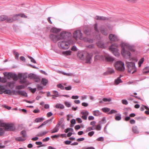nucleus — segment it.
I'll use <instances>...</instances> for the list:
<instances>
[{
  "label": "nucleus",
  "instance_id": "nucleus-1",
  "mask_svg": "<svg viewBox=\"0 0 149 149\" xmlns=\"http://www.w3.org/2000/svg\"><path fill=\"white\" fill-rule=\"evenodd\" d=\"M71 33L69 32H62L60 33V37L59 38L56 35V39H66L67 41L63 40L59 42L58 43V47L63 49H67L70 47V43L69 41L71 38Z\"/></svg>",
  "mask_w": 149,
  "mask_h": 149
},
{
  "label": "nucleus",
  "instance_id": "nucleus-2",
  "mask_svg": "<svg viewBox=\"0 0 149 149\" xmlns=\"http://www.w3.org/2000/svg\"><path fill=\"white\" fill-rule=\"evenodd\" d=\"M124 45V47H122L121 54L124 58H129L131 56V53L126 49H127L133 52H134L135 50L132 46L128 43H125Z\"/></svg>",
  "mask_w": 149,
  "mask_h": 149
},
{
  "label": "nucleus",
  "instance_id": "nucleus-3",
  "mask_svg": "<svg viewBox=\"0 0 149 149\" xmlns=\"http://www.w3.org/2000/svg\"><path fill=\"white\" fill-rule=\"evenodd\" d=\"M125 64L128 69V71L132 74L134 73L136 71V69L135 65V63L132 62L127 61Z\"/></svg>",
  "mask_w": 149,
  "mask_h": 149
},
{
  "label": "nucleus",
  "instance_id": "nucleus-4",
  "mask_svg": "<svg viewBox=\"0 0 149 149\" xmlns=\"http://www.w3.org/2000/svg\"><path fill=\"white\" fill-rule=\"evenodd\" d=\"M118 46V45L117 44L114 43L112 44L109 47V50L112 52L113 54L117 57L119 56L120 55L118 49L117 48Z\"/></svg>",
  "mask_w": 149,
  "mask_h": 149
},
{
  "label": "nucleus",
  "instance_id": "nucleus-5",
  "mask_svg": "<svg viewBox=\"0 0 149 149\" xmlns=\"http://www.w3.org/2000/svg\"><path fill=\"white\" fill-rule=\"evenodd\" d=\"M115 67L116 69L119 71H123L125 69L124 63L120 61H117L115 64Z\"/></svg>",
  "mask_w": 149,
  "mask_h": 149
},
{
  "label": "nucleus",
  "instance_id": "nucleus-6",
  "mask_svg": "<svg viewBox=\"0 0 149 149\" xmlns=\"http://www.w3.org/2000/svg\"><path fill=\"white\" fill-rule=\"evenodd\" d=\"M1 126L2 127H4L5 130L6 131H13L15 129L13 125L12 124L2 123L1 124Z\"/></svg>",
  "mask_w": 149,
  "mask_h": 149
},
{
  "label": "nucleus",
  "instance_id": "nucleus-7",
  "mask_svg": "<svg viewBox=\"0 0 149 149\" xmlns=\"http://www.w3.org/2000/svg\"><path fill=\"white\" fill-rule=\"evenodd\" d=\"M73 36L76 39L79 38L81 40H84V38L83 36V34L80 30L75 31L73 33Z\"/></svg>",
  "mask_w": 149,
  "mask_h": 149
},
{
  "label": "nucleus",
  "instance_id": "nucleus-8",
  "mask_svg": "<svg viewBox=\"0 0 149 149\" xmlns=\"http://www.w3.org/2000/svg\"><path fill=\"white\" fill-rule=\"evenodd\" d=\"M50 32L54 33L51 34L50 35V38L54 42H56V28H52L50 30Z\"/></svg>",
  "mask_w": 149,
  "mask_h": 149
},
{
  "label": "nucleus",
  "instance_id": "nucleus-9",
  "mask_svg": "<svg viewBox=\"0 0 149 149\" xmlns=\"http://www.w3.org/2000/svg\"><path fill=\"white\" fill-rule=\"evenodd\" d=\"M2 92L5 94L9 95H11L12 94L15 95H17V94L16 93V91L15 90L11 91L9 89H5Z\"/></svg>",
  "mask_w": 149,
  "mask_h": 149
},
{
  "label": "nucleus",
  "instance_id": "nucleus-10",
  "mask_svg": "<svg viewBox=\"0 0 149 149\" xmlns=\"http://www.w3.org/2000/svg\"><path fill=\"white\" fill-rule=\"evenodd\" d=\"M20 16L22 17H25L27 18V16L24 14H17L14 15H13L12 17V19L13 21H15L17 20H18L19 18L18 17Z\"/></svg>",
  "mask_w": 149,
  "mask_h": 149
},
{
  "label": "nucleus",
  "instance_id": "nucleus-11",
  "mask_svg": "<svg viewBox=\"0 0 149 149\" xmlns=\"http://www.w3.org/2000/svg\"><path fill=\"white\" fill-rule=\"evenodd\" d=\"M109 38L110 40L112 41H117L119 40V38L117 36L112 34L109 35Z\"/></svg>",
  "mask_w": 149,
  "mask_h": 149
},
{
  "label": "nucleus",
  "instance_id": "nucleus-12",
  "mask_svg": "<svg viewBox=\"0 0 149 149\" xmlns=\"http://www.w3.org/2000/svg\"><path fill=\"white\" fill-rule=\"evenodd\" d=\"M16 93L17 94V95L19 94L24 97L27 96V93L24 91H22L19 90L16 91Z\"/></svg>",
  "mask_w": 149,
  "mask_h": 149
},
{
  "label": "nucleus",
  "instance_id": "nucleus-13",
  "mask_svg": "<svg viewBox=\"0 0 149 149\" xmlns=\"http://www.w3.org/2000/svg\"><path fill=\"white\" fill-rule=\"evenodd\" d=\"M92 55L89 53H87L86 55V63H90L92 59Z\"/></svg>",
  "mask_w": 149,
  "mask_h": 149
},
{
  "label": "nucleus",
  "instance_id": "nucleus-14",
  "mask_svg": "<svg viewBox=\"0 0 149 149\" xmlns=\"http://www.w3.org/2000/svg\"><path fill=\"white\" fill-rule=\"evenodd\" d=\"M9 75L15 81H17L18 80V77L15 73H10L9 74Z\"/></svg>",
  "mask_w": 149,
  "mask_h": 149
},
{
  "label": "nucleus",
  "instance_id": "nucleus-15",
  "mask_svg": "<svg viewBox=\"0 0 149 149\" xmlns=\"http://www.w3.org/2000/svg\"><path fill=\"white\" fill-rule=\"evenodd\" d=\"M95 19L97 20H105L109 19L107 17L97 15L95 17Z\"/></svg>",
  "mask_w": 149,
  "mask_h": 149
},
{
  "label": "nucleus",
  "instance_id": "nucleus-16",
  "mask_svg": "<svg viewBox=\"0 0 149 149\" xmlns=\"http://www.w3.org/2000/svg\"><path fill=\"white\" fill-rule=\"evenodd\" d=\"M106 60L107 62H113L114 60V58L111 56H105Z\"/></svg>",
  "mask_w": 149,
  "mask_h": 149
},
{
  "label": "nucleus",
  "instance_id": "nucleus-17",
  "mask_svg": "<svg viewBox=\"0 0 149 149\" xmlns=\"http://www.w3.org/2000/svg\"><path fill=\"white\" fill-rule=\"evenodd\" d=\"M63 121L64 120L63 118L61 119L59 121L58 123L56 125V127L57 126L59 127V126H61L63 128L64 127V125L63 123Z\"/></svg>",
  "mask_w": 149,
  "mask_h": 149
},
{
  "label": "nucleus",
  "instance_id": "nucleus-18",
  "mask_svg": "<svg viewBox=\"0 0 149 149\" xmlns=\"http://www.w3.org/2000/svg\"><path fill=\"white\" fill-rule=\"evenodd\" d=\"M28 77L31 79H37L38 78V77L37 75L33 73L29 74Z\"/></svg>",
  "mask_w": 149,
  "mask_h": 149
},
{
  "label": "nucleus",
  "instance_id": "nucleus-19",
  "mask_svg": "<svg viewBox=\"0 0 149 149\" xmlns=\"http://www.w3.org/2000/svg\"><path fill=\"white\" fill-rule=\"evenodd\" d=\"M114 72V70L112 68H110L106 72L104 73V74L105 75L109 74H111Z\"/></svg>",
  "mask_w": 149,
  "mask_h": 149
},
{
  "label": "nucleus",
  "instance_id": "nucleus-20",
  "mask_svg": "<svg viewBox=\"0 0 149 149\" xmlns=\"http://www.w3.org/2000/svg\"><path fill=\"white\" fill-rule=\"evenodd\" d=\"M121 115L120 113H117L115 116V119L117 121H119L121 119Z\"/></svg>",
  "mask_w": 149,
  "mask_h": 149
},
{
  "label": "nucleus",
  "instance_id": "nucleus-21",
  "mask_svg": "<svg viewBox=\"0 0 149 149\" xmlns=\"http://www.w3.org/2000/svg\"><path fill=\"white\" fill-rule=\"evenodd\" d=\"M97 46L101 48H103L104 47V42L101 41H99L97 42Z\"/></svg>",
  "mask_w": 149,
  "mask_h": 149
},
{
  "label": "nucleus",
  "instance_id": "nucleus-22",
  "mask_svg": "<svg viewBox=\"0 0 149 149\" xmlns=\"http://www.w3.org/2000/svg\"><path fill=\"white\" fill-rule=\"evenodd\" d=\"M48 132L47 131L42 132L38 133L36 135L37 136L39 137H41L45 135Z\"/></svg>",
  "mask_w": 149,
  "mask_h": 149
},
{
  "label": "nucleus",
  "instance_id": "nucleus-23",
  "mask_svg": "<svg viewBox=\"0 0 149 149\" xmlns=\"http://www.w3.org/2000/svg\"><path fill=\"white\" fill-rule=\"evenodd\" d=\"M44 119L42 117L38 118H36L34 121V123H39L43 121Z\"/></svg>",
  "mask_w": 149,
  "mask_h": 149
},
{
  "label": "nucleus",
  "instance_id": "nucleus-24",
  "mask_svg": "<svg viewBox=\"0 0 149 149\" xmlns=\"http://www.w3.org/2000/svg\"><path fill=\"white\" fill-rule=\"evenodd\" d=\"M121 77V76L120 75L119 77H118L117 79L115 80V82L116 84H118L122 82V81L120 79V78Z\"/></svg>",
  "mask_w": 149,
  "mask_h": 149
},
{
  "label": "nucleus",
  "instance_id": "nucleus-25",
  "mask_svg": "<svg viewBox=\"0 0 149 149\" xmlns=\"http://www.w3.org/2000/svg\"><path fill=\"white\" fill-rule=\"evenodd\" d=\"M100 30H101V33L104 35H107L108 34V32L107 31L105 30L104 28L101 27L100 28Z\"/></svg>",
  "mask_w": 149,
  "mask_h": 149
},
{
  "label": "nucleus",
  "instance_id": "nucleus-26",
  "mask_svg": "<svg viewBox=\"0 0 149 149\" xmlns=\"http://www.w3.org/2000/svg\"><path fill=\"white\" fill-rule=\"evenodd\" d=\"M13 53L14 55L15 56V58L17 60L19 59V54L15 50H14L13 51Z\"/></svg>",
  "mask_w": 149,
  "mask_h": 149
},
{
  "label": "nucleus",
  "instance_id": "nucleus-27",
  "mask_svg": "<svg viewBox=\"0 0 149 149\" xmlns=\"http://www.w3.org/2000/svg\"><path fill=\"white\" fill-rule=\"evenodd\" d=\"M71 52L70 50L62 52V54L64 56H68L71 55Z\"/></svg>",
  "mask_w": 149,
  "mask_h": 149
},
{
  "label": "nucleus",
  "instance_id": "nucleus-28",
  "mask_svg": "<svg viewBox=\"0 0 149 149\" xmlns=\"http://www.w3.org/2000/svg\"><path fill=\"white\" fill-rule=\"evenodd\" d=\"M51 119H49L48 120H47L44 122L40 125L38 127V129H39L41 127H42L43 126L45 125L46 124H47L49 121H50Z\"/></svg>",
  "mask_w": 149,
  "mask_h": 149
},
{
  "label": "nucleus",
  "instance_id": "nucleus-29",
  "mask_svg": "<svg viewBox=\"0 0 149 149\" xmlns=\"http://www.w3.org/2000/svg\"><path fill=\"white\" fill-rule=\"evenodd\" d=\"M84 33L87 35H89L91 33V31L88 29H85L84 30Z\"/></svg>",
  "mask_w": 149,
  "mask_h": 149
},
{
  "label": "nucleus",
  "instance_id": "nucleus-30",
  "mask_svg": "<svg viewBox=\"0 0 149 149\" xmlns=\"http://www.w3.org/2000/svg\"><path fill=\"white\" fill-rule=\"evenodd\" d=\"M101 114L99 110H95L93 111V114L95 116H98Z\"/></svg>",
  "mask_w": 149,
  "mask_h": 149
},
{
  "label": "nucleus",
  "instance_id": "nucleus-31",
  "mask_svg": "<svg viewBox=\"0 0 149 149\" xmlns=\"http://www.w3.org/2000/svg\"><path fill=\"white\" fill-rule=\"evenodd\" d=\"M132 130L133 132L134 133L138 134L139 133L137 127L136 126L133 127L132 128Z\"/></svg>",
  "mask_w": 149,
  "mask_h": 149
},
{
  "label": "nucleus",
  "instance_id": "nucleus-32",
  "mask_svg": "<svg viewBox=\"0 0 149 149\" xmlns=\"http://www.w3.org/2000/svg\"><path fill=\"white\" fill-rule=\"evenodd\" d=\"M6 17V18L5 19V21L8 22H13L12 18L8 17L7 16L5 15Z\"/></svg>",
  "mask_w": 149,
  "mask_h": 149
},
{
  "label": "nucleus",
  "instance_id": "nucleus-33",
  "mask_svg": "<svg viewBox=\"0 0 149 149\" xmlns=\"http://www.w3.org/2000/svg\"><path fill=\"white\" fill-rule=\"evenodd\" d=\"M41 82L43 85H46L48 82V80L45 78H42Z\"/></svg>",
  "mask_w": 149,
  "mask_h": 149
},
{
  "label": "nucleus",
  "instance_id": "nucleus-34",
  "mask_svg": "<svg viewBox=\"0 0 149 149\" xmlns=\"http://www.w3.org/2000/svg\"><path fill=\"white\" fill-rule=\"evenodd\" d=\"M64 108V106L63 104H56V108L63 109Z\"/></svg>",
  "mask_w": 149,
  "mask_h": 149
},
{
  "label": "nucleus",
  "instance_id": "nucleus-35",
  "mask_svg": "<svg viewBox=\"0 0 149 149\" xmlns=\"http://www.w3.org/2000/svg\"><path fill=\"white\" fill-rule=\"evenodd\" d=\"M25 87V86L24 85H18L16 86V89L18 90H20L24 89Z\"/></svg>",
  "mask_w": 149,
  "mask_h": 149
},
{
  "label": "nucleus",
  "instance_id": "nucleus-36",
  "mask_svg": "<svg viewBox=\"0 0 149 149\" xmlns=\"http://www.w3.org/2000/svg\"><path fill=\"white\" fill-rule=\"evenodd\" d=\"M20 134L23 137L25 138L26 136V132L25 130H23L21 131Z\"/></svg>",
  "mask_w": 149,
  "mask_h": 149
},
{
  "label": "nucleus",
  "instance_id": "nucleus-37",
  "mask_svg": "<svg viewBox=\"0 0 149 149\" xmlns=\"http://www.w3.org/2000/svg\"><path fill=\"white\" fill-rule=\"evenodd\" d=\"M77 56L80 58L82 60H83L84 59V54L82 53H78L77 54Z\"/></svg>",
  "mask_w": 149,
  "mask_h": 149
},
{
  "label": "nucleus",
  "instance_id": "nucleus-38",
  "mask_svg": "<svg viewBox=\"0 0 149 149\" xmlns=\"http://www.w3.org/2000/svg\"><path fill=\"white\" fill-rule=\"evenodd\" d=\"M8 86L9 88L11 89L13 88L14 87V83L13 82H9L7 83Z\"/></svg>",
  "mask_w": 149,
  "mask_h": 149
},
{
  "label": "nucleus",
  "instance_id": "nucleus-39",
  "mask_svg": "<svg viewBox=\"0 0 149 149\" xmlns=\"http://www.w3.org/2000/svg\"><path fill=\"white\" fill-rule=\"evenodd\" d=\"M144 61V58H142L138 62L139 67H140L141 66V64L143 63Z\"/></svg>",
  "mask_w": 149,
  "mask_h": 149
},
{
  "label": "nucleus",
  "instance_id": "nucleus-40",
  "mask_svg": "<svg viewBox=\"0 0 149 149\" xmlns=\"http://www.w3.org/2000/svg\"><path fill=\"white\" fill-rule=\"evenodd\" d=\"M5 88L3 86L0 85V94H2V92L5 89Z\"/></svg>",
  "mask_w": 149,
  "mask_h": 149
},
{
  "label": "nucleus",
  "instance_id": "nucleus-41",
  "mask_svg": "<svg viewBox=\"0 0 149 149\" xmlns=\"http://www.w3.org/2000/svg\"><path fill=\"white\" fill-rule=\"evenodd\" d=\"M102 110L104 112L106 113L109 111H110V109L108 108L104 107L102 108Z\"/></svg>",
  "mask_w": 149,
  "mask_h": 149
},
{
  "label": "nucleus",
  "instance_id": "nucleus-42",
  "mask_svg": "<svg viewBox=\"0 0 149 149\" xmlns=\"http://www.w3.org/2000/svg\"><path fill=\"white\" fill-rule=\"evenodd\" d=\"M6 17L5 15L0 16V21H5V19L6 18Z\"/></svg>",
  "mask_w": 149,
  "mask_h": 149
},
{
  "label": "nucleus",
  "instance_id": "nucleus-43",
  "mask_svg": "<svg viewBox=\"0 0 149 149\" xmlns=\"http://www.w3.org/2000/svg\"><path fill=\"white\" fill-rule=\"evenodd\" d=\"M15 140L18 141H23L25 139H23L21 137H18L15 138Z\"/></svg>",
  "mask_w": 149,
  "mask_h": 149
},
{
  "label": "nucleus",
  "instance_id": "nucleus-44",
  "mask_svg": "<svg viewBox=\"0 0 149 149\" xmlns=\"http://www.w3.org/2000/svg\"><path fill=\"white\" fill-rule=\"evenodd\" d=\"M64 104L65 106L67 107H71V104L70 103L68 102L65 101L64 102Z\"/></svg>",
  "mask_w": 149,
  "mask_h": 149
},
{
  "label": "nucleus",
  "instance_id": "nucleus-45",
  "mask_svg": "<svg viewBox=\"0 0 149 149\" xmlns=\"http://www.w3.org/2000/svg\"><path fill=\"white\" fill-rule=\"evenodd\" d=\"M94 29L97 33H99V31L97 29V23L95 24Z\"/></svg>",
  "mask_w": 149,
  "mask_h": 149
},
{
  "label": "nucleus",
  "instance_id": "nucleus-46",
  "mask_svg": "<svg viewBox=\"0 0 149 149\" xmlns=\"http://www.w3.org/2000/svg\"><path fill=\"white\" fill-rule=\"evenodd\" d=\"M95 129L97 130H100L101 128V126L100 125H96L95 126Z\"/></svg>",
  "mask_w": 149,
  "mask_h": 149
},
{
  "label": "nucleus",
  "instance_id": "nucleus-47",
  "mask_svg": "<svg viewBox=\"0 0 149 149\" xmlns=\"http://www.w3.org/2000/svg\"><path fill=\"white\" fill-rule=\"evenodd\" d=\"M57 86L58 88H60L61 90H63L64 89V87L61 84H58L57 85Z\"/></svg>",
  "mask_w": 149,
  "mask_h": 149
},
{
  "label": "nucleus",
  "instance_id": "nucleus-48",
  "mask_svg": "<svg viewBox=\"0 0 149 149\" xmlns=\"http://www.w3.org/2000/svg\"><path fill=\"white\" fill-rule=\"evenodd\" d=\"M117 112V111L116 110H114V109H112V110H111L109 111V113L108 114H111L113 113H115Z\"/></svg>",
  "mask_w": 149,
  "mask_h": 149
},
{
  "label": "nucleus",
  "instance_id": "nucleus-49",
  "mask_svg": "<svg viewBox=\"0 0 149 149\" xmlns=\"http://www.w3.org/2000/svg\"><path fill=\"white\" fill-rule=\"evenodd\" d=\"M81 113L83 115L87 116L88 115L89 113L87 111H85L81 112Z\"/></svg>",
  "mask_w": 149,
  "mask_h": 149
},
{
  "label": "nucleus",
  "instance_id": "nucleus-50",
  "mask_svg": "<svg viewBox=\"0 0 149 149\" xmlns=\"http://www.w3.org/2000/svg\"><path fill=\"white\" fill-rule=\"evenodd\" d=\"M28 57L30 59H31V61L32 62L34 63H36V61L32 57L29 56H28Z\"/></svg>",
  "mask_w": 149,
  "mask_h": 149
},
{
  "label": "nucleus",
  "instance_id": "nucleus-51",
  "mask_svg": "<svg viewBox=\"0 0 149 149\" xmlns=\"http://www.w3.org/2000/svg\"><path fill=\"white\" fill-rule=\"evenodd\" d=\"M29 89L31 90L33 93H34L36 91V88H32L30 87H28Z\"/></svg>",
  "mask_w": 149,
  "mask_h": 149
},
{
  "label": "nucleus",
  "instance_id": "nucleus-52",
  "mask_svg": "<svg viewBox=\"0 0 149 149\" xmlns=\"http://www.w3.org/2000/svg\"><path fill=\"white\" fill-rule=\"evenodd\" d=\"M37 88L38 90H40L43 89L42 86L39 84H38L37 85Z\"/></svg>",
  "mask_w": 149,
  "mask_h": 149
},
{
  "label": "nucleus",
  "instance_id": "nucleus-53",
  "mask_svg": "<svg viewBox=\"0 0 149 149\" xmlns=\"http://www.w3.org/2000/svg\"><path fill=\"white\" fill-rule=\"evenodd\" d=\"M4 130L1 128H0V135H2L4 134Z\"/></svg>",
  "mask_w": 149,
  "mask_h": 149
},
{
  "label": "nucleus",
  "instance_id": "nucleus-54",
  "mask_svg": "<svg viewBox=\"0 0 149 149\" xmlns=\"http://www.w3.org/2000/svg\"><path fill=\"white\" fill-rule=\"evenodd\" d=\"M92 130H93V129H92V127H89L87 128L86 130V132H87Z\"/></svg>",
  "mask_w": 149,
  "mask_h": 149
},
{
  "label": "nucleus",
  "instance_id": "nucleus-55",
  "mask_svg": "<svg viewBox=\"0 0 149 149\" xmlns=\"http://www.w3.org/2000/svg\"><path fill=\"white\" fill-rule=\"evenodd\" d=\"M111 100L110 98H104L103 99V101L106 102H110Z\"/></svg>",
  "mask_w": 149,
  "mask_h": 149
},
{
  "label": "nucleus",
  "instance_id": "nucleus-56",
  "mask_svg": "<svg viewBox=\"0 0 149 149\" xmlns=\"http://www.w3.org/2000/svg\"><path fill=\"white\" fill-rule=\"evenodd\" d=\"M49 139L50 138L49 137H47L43 139L42 140V141L43 142H46L48 141L49 140Z\"/></svg>",
  "mask_w": 149,
  "mask_h": 149
},
{
  "label": "nucleus",
  "instance_id": "nucleus-57",
  "mask_svg": "<svg viewBox=\"0 0 149 149\" xmlns=\"http://www.w3.org/2000/svg\"><path fill=\"white\" fill-rule=\"evenodd\" d=\"M94 132L92 131L89 132L88 133V135L90 136H92L94 134Z\"/></svg>",
  "mask_w": 149,
  "mask_h": 149
},
{
  "label": "nucleus",
  "instance_id": "nucleus-58",
  "mask_svg": "<svg viewBox=\"0 0 149 149\" xmlns=\"http://www.w3.org/2000/svg\"><path fill=\"white\" fill-rule=\"evenodd\" d=\"M122 102L124 104L127 105L128 104V102L126 100H122Z\"/></svg>",
  "mask_w": 149,
  "mask_h": 149
},
{
  "label": "nucleus",
  "instance_id": "nucleus-59",
  "mask_svg": "<svg viewBox=\"0 0 149 149\" xmlns=\"http://www.w3.org/2000/svg\"><path fill=\"white\" fill-rule=\"evenodd\" d=\"M71 142L70 141L67 140L64 141V143L66 145H69Z\"/></svg>",
  "mask_w": 149,
  "mask_h": 149
},
{
  "label": "nucleus",
  "instance_id": "nucleus-60",
  "mask_svg": "<svg viewBox=\"0 0 149 149\" xmlns=\"http://www.w3.org/2000/svg\"><path fill=\"white\" fill-rule=\"evenodd\" d=\"M64 88L66 90H70L72 89V86H68L65 87Z\"/></svg>",
  "mask_w": 149,
  "mask_h": 149
},
{
  "label": "nucleus",
  "instance_id": "nucleus-61",
  "mask_svg": "<svg viewBox=\"0 0 149 149\" xmlns=\"http://www.w3.org/2000/svg\"><path fill=\"white\" fill-rule=\"evenodd\" d=\"M104 138L102 136L100 137L99 138H98V139H97V141H104Z\"/></svg>",
  "mask_w": 149,
  "mask_h": 149
},
{
  "label": "nucleus",
  "instance_id": "nucleus-62",
  "mask_svg": "<svg viewBox=\"0 0 149 149\" xmlns=\"http://www.w3.org/2000/svg\"><path fill=\"white\" fill-rule=\"evenodd\" d=\"M79 96L78 95H72V98L73 99H77L79 98Z\"/></svg>",
  "mask_w": 149,
  "mask_h": 149
},
{
  "label": "nucleus",
  "instance_id": "nucleus-63",
  "mask_svg": "<svg viewBox=\"0 0 149 149\" xmlns=\"http://www.w3.org/2000/svg\"><path fill=\"white\" fill-rule=\"evenodd\" d=\"M85 139L84 137H82L80 138H78L77 139V141H78L79 142L83 141Z\"/></svg>",
  "mask_w": 149,
  "mask_h": 149
},
{
  "label": "nucleus",
  "instance_id": "nucleus-64",
  "mask_svg": "<svg viewBox=\"0 0 149 149\" xmlns=\"http://www.w3.org/2000/svg\"><path fill=\"white\" fill-rule=\"evenodd\" d=\"M94 58H95V60H99L100 58V57L99 55H96L95 56Z\"/></svg>",
  "mask_w": 149,
  "mask_h": 149
}]
</instances>
